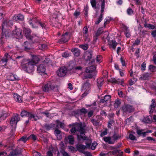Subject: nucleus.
Wrapping results in <instances>:
<instances>
[{
  "mask_svg": "<svg viewBox=\"0 0 156 156\" xmlns=\"http://www.w3.org/2000/svg\"><path fill=\"white\" fill-rule=\"evenodd\" d=\"M7 79L11 81L18 80L20 78L17 75L10 73L8 74L7 76Z\"/></svg>",
  "mask_w": 156,
  "mask_h": 156,
  "instance_id": "11",
  "label": "nucleus"
},
{
  "mask_svg": "<svg viewBox=\"0 0 156 156\" xmlns=\"http://www.w3.org/2000/svg\"><path fill=\"white\" fill-rule=\"evenodd\" d=\"M149 69L151 71L154 72L156 71V67L152 65L149 66Z\"/></svg>",
  "mask_w": 156,
  "mask_h": 156,
  "instance_id": "50",
  "label": "nucleus"
},
{
  "mask_svg": "<svg viewBox=\"0 0 156 156\" xmlns=\"http://www.w3.org/2000/svg\"><path fill=\"white\" fill-rule=\"evenodd\" d=\"M46 69L44 66L42 64H40L37 67V70L39 73L41 74L44 73L45 72Z\"/></svg>",
  "mask_w": 156,
  "mask_h": 156,
  "instance_id": "18",
  "label": "nucleus"
},
{
  "mask_svg": "<svg viewBox=\"0 0 156 156\" xmlns=\"http://www.w3.org/2000/svg\"><path fill=\"white\" fill-rule=\"evenodd\" d=\"M68 33L66 32L62 36V38L58 41L59 43H62L67 42L69 39V36L68 34Z\"/></svg>",
  "mask_w": 156,
  "mask_h": 156,
  "instance_id": "9",
  "label": "nucleus"
},
{
  "mask_svg": "<svg viewBox=\"0 0 156 156\" xmlns=\"http://www.w3.org/2000/svg\"><path fill=\"white\" fill-rule=\"evenodd\" d=\"M69 140L68 143L70 145H73L74 144V140L73 137L72 135H69L67 138H66L65 139L64 141L65 142H67Z\"/></svg>",
  "mask_w": 156,
  "mask_h": 156,
  "instance_id": "20",
  "label": "nucleus"
},
{
  "mask_svg": "<svg viewBox=\"0 0 156 156\" xmlns=\"http://www.w3.org/2000/svg\"><path fill=\"white\" fill-rule=\"evenodd\" d=\"M39 60L40 59L36 55H33L32 59L30 61L36 65L38 63Z\"/></svg>",
  "mask_w": 156,
  "mask_h": 156,
  "instance_id": "35",
  "label": "nucleus"
},
{
  "mask_svg": "<svg viewBox=\"0 0 156 156\" xmlns=\"http://www.w3.org/2000/svg\"><path fill=\"white\" fill-rule=\"evenodd\" d=\"M146 64L144 62L142 63L141 65V69L142 71H144L145 70L146 68Z\"/></svg>",
  "mask_w": 156,
  "mask_h": 156,
  "instance_id": "64",
  "label": "nucleus"
},
{
  "mask_svg": "<svg viewBox=\"0 0 156 156\" xmlns=\"http://www.w3.org/2000/svg\"><path fill=\"white\" fill-rule=\"evenodd\" d=\"M79 47L84 50H87L89 46L87 44H81L79 46Z\"/></svg>",
  "mask_w": 156,
  "mask_h": 156,
  "instance_id": "47",
  "label": "nucleus"
},
{
  "mask_svg": "<svg viewBox=\"0 0 156 156\" xmlns=\"http://www.w3.org/2000/svg\"><path fill=\"white\" fill-rule=\"evenodd\" d=\"M118 43L116 42L115 41H112V44L110 45L111 47L113 49H115Z\"/></svg>",
  "mask_w": 156,
  "mask_h": 156,
  "instance_id": "44",
  "label": "nucleus"
},
{
  "mask_svg": "<svg viewBox=\"0 0 156 156\" xmlns=\"http://www.w3.org/2000/svg\"><path fill=\"white\" fill-rule=\"evenodd\" d=\"M151 121V120L148 116L144 117L143 120V122L145 123H149Z\"/></svg>",
  "mask_w": 156,
  "mask_h": 156,
  "instance_id": "48",
  "label": "nucleus"
},
{
  "mask_svg": "<svg viewBox=\"0 0 156 156\" xmlns=\"http://www.w3.org/2000/svg\"><path fill=\"white\" fill-rule=\"evenodd\" d=\"M120 137V136L119 135H117L116 134H114L112 136V138L114 140H114V141Z\"/></svg>",
  "mask_w": 156,
  "mask_h": 156,
  "instance_id": "53",
  "label": "nucleus"
},
{
  "mask_svg": "<svg viewBox=\"0 0 156 156\" xmlns=\"http://www.w3.org/2000/svg\"><path fill=\"white\" fill-rule=\"evenodd\" d=\"M21 153V151L18 148L13 150L8 156H17L19 154H20Z\"/></svg>",
  "mask_w": 156,
  "mask_h": 156,
  "instance_id": "15",
  "label": "nucleus"
},
{
  "mask_svg": "<svg viewBox=\"0 0 156 156\" xmlns=\"http://www.w3.org/2000/svg\"><path fill=\"white\" fill-rule=\"evenodd\" d=\"M71 51L75 56L78 57L80 54V51L78 48H73Z\"/></svg>",
  "mask_w": 156,
  "mask_h": 156,
  "instance_id": "24",
  "label": "nucleus"
},
{
  "mask_svg": "<svg viewBox=\"0 0 156 156\" xmlns=\"http://www.w3.org/2000/svg\"><path fill=\"white\" fill-rule=\"evenodd\" d=\"M98 39V36L95 35L94 37H93V41H92V43L94 44H95L97 42V40Z\"/></svg>",
  "mask_w": 156,
  "mask_h": 156,
  "instance_id": "60",
  "label": "nucleus"
},
{
  "mask_svg": "<svg viewBox=\"0 0 156 156\" xmlns=\"http://www.w3.org/2000/svg\"><path fill=\"white\" fill-rule=\"evenodd\" d=\"M29 39L31 40L33 43L40 42V38L35 34L31 36Z\"/></svg>",
  "mask_w": 156,
  "mask_h": 156,
  "instance_id": "19",
  "label": "nucleus"
},
{
  "mask_svg": "<svg viewBox=\"0 0 156 156\" xmlns=\"http://www.w3.org/2000/svg\"><path fill=\"white\" fill-rule=\"evenodd\" d=\"M78 147V151L85 154V156H92L91 154L88 151H85L84 150L87 147L90 148V147Z\"/></svg>",
  "mask_w": 156,
  "mask_h": 156,
  "instance_id": "10",
  "label": "nucleus"
},
{
  "mask_svg": "<svg viewBox=\"0 0 156 156\" xmlns=\"http://www.w3.org/2000/svg\"><path fill=\"white\" fill-rule=\"evenodd\" d=\"M62 147H60L59 149L60 152L62 154V156H70L68 153L65 151L64 149Z\"/></svg>",
  "mask_w": 156,
  "mask_h": 156,
  "instance_id": "37",
  "label": "nucleus"
},
{
  "mask_svg": "<svg viewBox=\"0 0 156 156\" xmlns=\"http://www.w3.org/2000/svg\"><path fill=\"white\" fill-rule=\"evenodd\" d=\"M67 69L65 67H61L57 72V74L60 77L65 76L67 73Z\"/></svg>",
  "mask_w": 156,
  "mask_h": 156,
  "instance_id": "8",
  "label": "nucleus"
},
{
  "mask_svg": "<svg viewBox=\"0 0 156 156\" xmlns=\"http://www.w3.org/2000/svg\"><path fill=\"white\" fill-rule=\"evenodd\" d=\"M10 57V56L9 55L8 53H6L2 59V62L6 63L8 60V58Z\"/></svg>",
  "mask_w": 156,
  "mask_h": 156,
  "instance_id": "39",
  "label": "nucleus"
},
{
  "mask_svg": "<svg viewBox=\"0 0 156 156\" xmlns=\"http://www.w3.org/2000/svg\"><path fill=\"white\" fill-rule=\"evenodd\" d=\"M28 117L32 121H36L40 119L39 117L37 115L30 112L29 114Z\"/></svg>",
  "mask_w": 156,
  "mask_h": 156,
  "instance_id": "17",
  "label": "nucleus"
},
{
  "mask_svg": "<svg viewBox=\"0 0 156 156\" xmlns=\"http://www.w3.org/2000/svg\"><path fill=\"white\" fill-rule=\"evenodd\" d=\"M29 23L30 25H32V27L33 28H37V27L36 24L40 25L43 28H45L46 26V24L45 23H42L34 18L30 19L29 21Z\"/></svg>",
  "mask_w": 156,
  "mask_h": 156,
  "instance_id": "5",
  "label": "nucleus"
},
{
  "mask_svg": "<svg viewBox=\"0 0 156 156\" xmlns=\"http://www.w3.org/2000/svg\"><path fill=\"white\" fill-rule=\"evenodd\" d=\"M104 140L109 144H113L114 143V140H112L110 137H104Z\"/></svg>",
  "mask_w": 156,
  "mask_h": 156,
  "instance_id": "36",
  "label": "nucleus"
},
{
  "mask_svg": "<svg viewBox=\"0 0 156 156\" xmlns=\"http://www.w3.org/2000/svg\"><path fill=\"white\" fill-rule=\"evenodd\" d=\"M45 128L48 130L51 129H54L56 128L55 125L52 123L46 124L44 125Z\"/></svg>",
  "mask_w": 156,
  "mask_h": 156,
  "instance_id": "23",
  "label": "nucleus"
},
{
  "mask_svg": "<svg viewBox=\"0 0 156 156\" xmlns=\"http://www.w3.org/2000/svg\"><path fill=\"white\" fill-rule=\"evenodd\" d=\"M54 133L58 140H60L62 138L61 131L58 129H56L54 131Z\"/></svg>",
  "mask_w": 156,
  "mask_h": 156,
  "instance_id": "25",
  "label": "nucleus"
},
{
  "mask_svg": "<svg viewBox=\"0 0 156 156\" xmlns=\"http://www.w3.org/2000/svg\"><path fill=\"white\" fill-rule=\"evenodd\" d=\"M156 106V104L154 100L152 99L151 100V104L149 107L150 110L149 113L151 114L154 110Z\"/></svg>",
  "mask_w": 156,
  "mask_h": 156,
  "instance_id": "16",
  "label": "nucleus"
},
{
  "mask_svg": "<svg viewBox=\"0 0 156 156\" xmlns=\"http://www.w3.org/2000/svg\"><path fill=\"white\" fill-rule=\"evenodd\" d=\"M120 80L119 79H118L117 80L115 79H112V82L113 83H115L117 84L120 83Z\"/></svg>",
  "mask_w": 156,
  "mask_h": 156,
  "instance_id": "56",
  "label": "nucleus"
},
{
  "mask_svg": "<svg viewBox=\"0 0 156 156\" xmlns=\"http://www.w3.org/2000/svg\"><path fill=\"white\" fill-rule=\"evenodd\" d=\"M85 126L82 125V123H76L74 124L72 127L70 129L71 133L73 134L76 132H78L81 135L80 136L78 135V138H81L83 140H87V137L85 136Z\"/></svg>",
  "mask_w": 156,
  "mask_h": 156,
  "instance_id": "1",
  "label": "nucleus"
},
{
  "mask_svg": "<svg viewBox=\"0 0 156 156\" xmlns=\"http://www.w3.org/2000/svg\"><path fill=\"white\" fill-rule=\"evenodd\" d=\"M13 98L15 101L18 102H22L21 97L17 94H13Z\"/></svg>",
  "mask_w": 156,
  "mask_h": 156,
  "instance_id": "28",
  "label": "nucleus"
},
{
  "mask_svg": "<svg viewBox=\"0 0 156 156\" xmlns=\"http://www.w3.org/2000/svg\"><path fill=\"white\" fill-rule=\"evenodd\" d=\"M90 86L89 81L87 80L84 83L83 85L82 86V87L83 89L87 90L89 89Z\"/></svg>",
  "mask_w": 156,
  "mask_h": 156,
  "instance_id": "32",
  "label": "nucleus"
},
{
  "mask_svg": "<svg viewBox=\"0 0 156 156\" xmlns=\"http://www.w3.org/2000/svg\"><path fill=\"white\" fill-rule=\"evenodd\" d=\"M150 74L148 73H145L141 76L140 79L141 80H147L150 77Z\"/></svg>",
  "mask_w": 156,
  "mask_h": 156,
  "instance_id": "29",
  "label": "nucleus"
},
{
  "mask_svg": "<svg viewBox=\"0 0 156 156\" xmlns=\"http://www.w3.org/2000/svg\"><path fill=\"white\" fill-rule=\"evenodd\" d=\"M13 34L16 37H17L18 38L22 37L23 35L22 30L20 28H17L13 32Z\"/></svg>",
  "mask_w": 156,
  "mask_h": 156,
  "instance_id": "12",
  "label": "nucleus"
},
{
  "mask_svg": "<svg viewBox=\"0 0 156 156\" xmlns=\"http://www.w3.org/2000/svg\"><path fill=\"white\" fill-rule=\"evenodd\" d=\"M121 108L123 113H129L133 112L135 109L132 105L129 104H125Z\"/></svg>",
  "mask_w": 156,
  "mask_h": 156,
  "instance_id": "6",
  "label": "nucleus"
},
{
  "mask_svg": "<svg viewBox=\"0 0 156 156\" xmlns=\"http://www.w3.org/2000/svg\"><path fill=\"white\" fill-rule=\"evenodd\" d=\"M101 2V13L100 15V16L99 18H98V19L97 20L95 21V24H96L98 25V24L103 19V12L104 10V9L105 8V0H100Z\"/></svg>",
  "mask_w": 156,
  "mask_h": 156,
  "instance_id": "7",
  "label": "nucleus"
},
{
  "mask_svg": "<svg viewBox=\"0 0 156 156\" xmlns=\"http://www.w3.org/2000/svg\"><path fill=\"white\" fill-rule=\"evenodd\" d=\"M112 153L113 155H115L117 153H119V154H122V152L121 151L119 150H117L115 149L113 151H112Z\"/></svg>",
  "mask_w": 156,
  "mask_h": 156,
  "instance_id": "46",
  "label": "nucleus"
},
{
  "mask_svg": "<svg viewBox=\"0 0 156 156\" xmlns=\"http://www.w3.org/2000/svg\"><path fill=\"white\" fill-rule=\"evenodd\" d=\"M91 121L94 126H97L99 124V122H98L97 120H95L94 119H92Z\"/></svg>",
  "mask_w": 156,
  "mask_h": 156,
  "instance_id": "52",
  "label": "nucleus"
},
{
  "mask_svg": "<svg viewBox=\"0 0 156 156\" xmlns=\"http://www.w3.org/2000/svg\"><path fill=\"white\" fill-rule=\"evenodd\" d=\"M20 120V117L18 114H13L10 121V125L12 127V129H16L17 124Z\"/></svg>",
  "mask_w": 156,
  "mask_h": 156,
  "instance_id": "3",
  "label": "nucleus"
},
{
  "mask_svg": "<svg viewBox=\"0 0 156 156\" xmlns=\"http://www.w3.org/2000/svg\"><path fill=\"white\" fill-rule=\"evenodd\" d=\"M96 69V67L95 66L92 65L86 68L85 72L86 73H90L94 71Z\"/></svg>",
  "mask_w": 156,
  "mask_h": 156,
  "instance_id": "26",
  "label": "nucleus"
},
{
  "mask_svg": "<svg viewBox=\"0 0 156 156\" xmlns=\"http://www.w3.org/2000/svg\"><path fill=\"white\" fill-rule=\"evenodd\" d=\"M125 30L126 31V32H125V34L126 37L127 38L129 37L131 35L128 28L126 27L125 28Z\"/></svg>",
  "mask_w": 156,
  "mask_h": 156,
  "instance_id": "42",
  "label": "nucleus"
},
{
  "mask_svg": "<svg viewBox=\"0 0 156 156\" xmlns=\"http://www.w3.org/2000/svg\"><path fill=\"white\" fill-rule=\"evenodd\" d=\"M12 25V23L11 21L8 20H5L3 21L2 23V37L0 38L1 42L2 43H3L2 39L4 38L5 37L6 38L9 37L10 35V33L8 30H6L4 32V29L5 27L10 26Z\"/></svg>",
  "mask_w": 156,
  "mask_h": 156,
  "instance_id": "2",
  "label": "nucleus"
},
{
  "mask_svg": "<svg viewBox=\"0 0 156 156\" xmlns=\"http://www.w3.org/2000/svg\"><path fill=\"white\" fill-rule=\"evenodd\" d=\"M129 138L131 140H136V138L133 134H130L129 136Z\"/></svg>",
  "mask_w": 156,
  "mask_h": 156,
  "instance_id": "57",
  "label": "nucleus"
},
{
  "mask_svg": "<svg viewBox=\"0 0 156 156\" xmlns=\"http://www.w3.org/2000/svg\"><path fill=\"white\" fill-rule=\"evenodd\" d=\"M92 55V51H88V52L86 53L85 55V57H86V59L87 61H90L91 59Z\"/></svg>",
  "mask_w": 156,
  "mask_h": 156,
  "instance_id": "31",
  "label": "nucleus"
},
{
  "mask_svg": "<svg viewBox=\"0 0 156 156\" xmlns=\"http://www.w3.org/2000/svg\"><path fill=\"white\" fill-rule=\"evenodd\" d=\"M103 32V31L102 30V29L101 28H99L95 34V35L98 37Z\"/></svg>",
  "mask_w": 156,
  "mask_h": 156,
  "instance_id": "51",
  "label": "nucleus"
},
{
  "mask_svg": "<svg viewBox=\"0 0 156 156\" xmlns=\"http://www.w3.org/2000/svg\"><path fill=\"white\" fill-rule=\"evenodd\" d=\"M113 120H111L108 122V128H111V127L112 126V124L113 123Z\"/></svg>",
  "mask_w": 156,
  "mask_h": 156,
  "instance_id": "62",
  "label": "nucleus"
},
{
  "mask_svg": "<svg viewBox=\"0 0 156 156\" xmlns=\"http://www.w3.org/2000/svg\"><path fill=\"white\" fill-rule=\"evenodd\" d=\"M23 46L25 50L26 51H28L30 49L31 44L27 41H26L24 42Z\"/></svg>",
  "mask_w": 156,
  "mask_h": 156,
  "instance_id": "30",
  "label": "nucleus"
},
{
  "mask_svg": "<svg viewBox=\"0 0 156 156\" xmlns=\"http://www.w3.org/2000/svg\"><path fill=\"white\" fill-rule=\"evenodd\" d=\"M104 79L103 78H98L97 80V85L98 88L101 87L103 85Z\"/></svg>",
  "mask_w": 156,
  "mask_h": 156,
  "instance_id": "33",
  "label": "nucleus"
},
{
  "mask_svg": "<svg viewBox=\"0 0 156 156\" xmlns=\"http://www.w3.org/2000/svg\"><path fill=\"white\" fill-rule=\"evenodd\" d=\"M107 129H106L105 131L102 132L100 134V136L102 137L103 136L106 135L107 133Z\"/></svg>",
  "mask_w": 156,
  "mask_h": 156,
  "instance_id": "61",
  "label": "nucleus"
},
{
  "mask_svg": "<svg viewBox=\"0 0 156 156\" xmlns=\"http://www.w3.org/2000/svg\"><path fill=\"white\" fill-rule=\"evenodd\" d=\"M13 19L16 21H22L24 19V17L23 15L19 14L14 16Z\"/></svg>",
  "mask_w": 156,
  "mask_h": 156,
  "instance_id": "22",
  "label": "nucleus"
},
{
  "mask_svg": "<svg viewBox=\"0 0 156 156\" xmlns=\"http://www.w3.org/2000/svg\"><path fill=\"white\" fill-rule=\"evenodd\" d=\"M88 8L87 6H86L84 7V14L85 15V17H87L88 16Z\"/></svg>",
  "mask_w": 156,
  "mask_h": 156,
  "instance_id": "49",
  "label": "nucleus"
},
{
  "mask_svg": "<svg viewBox=\"0 0 156 156\" xmlns=\"http://www.w3.org/2000/svg\"><path fill=\"white\" fill-rule=\"evenodd\" d=\"M127 12L129 15H131L133 14V11L131 9L129 8L127 9Z\"/></svg>",
  "mask_w": 156,
  "mask_h": 156,
  "instance_id": "55",
  "label": "nucleus"
},
{
  "mask_svg": "<svg viewBox=\"0 0 156 156\" xmlns=\"http://www.w3.org/2000/svg\"><path fill=\"white\" fill-rule=\"evenodd\" d=\"M53 88L54 87L51 86V82H49L43 87V90L44 92H48L49 90H52Z\"/></svg>",
  "mask_w": 156,
  "mask_h": 156,
  "instance_id": "14",
  "label": "nucleus"
},
{
  "mask_svg": "<svg viewBox=\"0 0 156 156\" xmlns=\"http://www.w3.org/2000/svg\"><path fill=\"white\" fill-rule=\"evenodd\" d=\"M90 3L94 9H96V3L95 0H90Z\"/></svg>",
  "mask_w": 156,
  "mask_h": 156,
  "instance_id": "45",
  "label": "nucleus"
},
{
  "mask_svg": "<svg viewBox=\"0 0 156 156\" xmlns=\"http://www.w3.org/2000/svg\"><path fill=\"white\" fill-rule=\"evenodd\" d=\"M111 98V96L110 95H105L104 97V99H100V102L101 103H108L110 101Z\"/></svg>",
  "mask_w": 156,
  "mask_h": 156,
  "instance_id": "13",
  "label": "nucleus"
},
{
  "mask_svg": "<svg viewBox=\"0 0 156 156\" xmlns=\"http://www.w3.org/2000/svg\"><path fill=\"white\" fill-rule=\"evenodd\" d=\"M23 33L26 38L28 39L31 36L30 35L31 30L29 28H24L23 29Z\"/></svg>",
  "mask_w": 156,
  "mask_h": 156,
  "instance_id": "21",
  "label": "nucleus"
},
{
  "mask_svg": "<svg viewBox=\"0 0 156 156\" xmlns=\"http://www.w3.org/2000/svg\"><path fill=\"white\" fill-rule=\"evenodd\" d=\"M80 14V12L77 10H76L74 13V16L77 18L78 16Z\"/></svg>",
  "mask_w": 156,
  "mask_h": 156,
  "instance_id": "63",
  "label": "nucleus"
},
{
  "mask_svg": "<svg viewBox=\"0 0 156 156\" xmlns=\"http://www.w3.org/2000/svg\"><path fill=\"white\" fill-rule=\"evenodd\" d=\"M56 122L57 124V127L59 126L60 128L63 129L65 126V124L64 123L61 122L58 120L56 121Z\"/></svg>",
  "mask_w": 156,
  "mask_h": 156,
  "instance_id": "40",
  "label": "nucleus"
},
{
  "mask_svg": "<svg viewBox=\"0 0 156 156\" xmlns=\"http://www.w3.org/2000/svg\"><path fill=\"white\" fill-rule=\"evenodd\" d=\"M102 56L100 55H97L96 58V61L100 62L101 61Z\"/></svg>",
  "mask_w": 156,
  "mask_h": 156,
  "instance_id": "58",
  "label": "nucleus"
},
{
  "mask_svg": "<svg viewBox=\"0 0 156 156\" xmlns=\"http://www.w3.org/2000/svg\"><path fill=\"white\" fill-rule=\"evenodd\" d=\"M143 129H137L136 132L137 134L139 136H142L143 137L145 136L146 135V134L148 133L147 132H144Z\"/></svg>",
  "mask_w": 156,
  "mask_h": 156,
  "instance_id": "27",
  "label": "nucleus"
},
{
  "mask_svg": "<svg viewBox=\"0 0 156 156\" xmlns=\"http://www.w3.org/2000/svg\"><path fill=\"white\" fill-rule=\"evenodd\" d=\"M62 57L66 58L69 56V54L66 52H65L62 53Z\"/></svg>",
  "mask_w": 156,
  "mask_h": 156,
  "instance_id": "59",
  "label": "nucleus"
},
{
  "mask_svg": "<svg viewBox=\"0 0 156 156\" xmlns=\"http://www.w3.org/2000/svg\"><path fill=\"white\" fill-rule=\"evenodd\" d=\"M28 138H29V139H31L33 140H36L37 136L33 134L31 135L30 136L28 137Z\"/></svg>",
  "mask_w": 156,
  "mask_h": 156,
  "instance_id": "54",
  "label": "nucleus"
},
{
  "mask_svg": "<svg viewBox=\"0 0 156 156\" xmlns=\"http://www.w3.org/2000/svg\"><path fill=\"white\" fill-rule=\"evenodd\" d=\"M30 112H28L25 110H23L20 113V115L22 117L24 116H28Z\"/></svg>",
  "mask_w": 156,
  "mask_h": 156,
  "instance_id": "43",
  "label": "nucleus"
},
{
  "mask_svg": "<svg viewBox=\"0 0 156 156\" xmlns=\"http://www.w3.org/2000/svg\"><path fill=\"white\" fill-rule=\"evenodd\" d=\"M35 65L32 62L29 60L25 65H22V67L24 68L27 72L31 73L34 70V66Z\"/></svg>",
  "mask_w": 156,
  "mask_h": 156,
  "instance_id": "4",
  "label": "nucleus"
},
{
  "mask_svg": "<svg viewBox=\"0 0 156 156\" xmlns=\"http://www.w3.org/2000/svg\"><path fill=\"white\" fill-rule=\"evenodd\" d=\"M121 104L120 101L118 98L115 100L114 103V106L115 108H117L120 106Z\"/></svg>",
  "mask_w": 156,
  "mask_h": 156,
  "instance_id": "38",
  "label": "nucleus"
},
{
  "mask_svg": "<svg viewBox=\"0 0 156 156\" xmlns=\"http://www.w3.org/2000/svg\"><path fill=\"white\" fill-rule=\"evenodd\" d=\"M78 147H68V149L69 151H71L73 153H75L77 151H78Z\"/></svg>",
  "mask_w": 156,
  "mask_h": 156,
  "instance_id": "41",
  "label": "nucleus"
},
{
  "mask_svg": "<svg viewBox=\"0 0 156 156\" xmlns=\"http://www.w3.org/2000/svg\"><path fill=\"white\" fill-rule=\"evenodd\" d=\"M28 140H29L28 137L27 138V136H23L21 138L19 139L18 141V142L20 143H24Z\"/></svg>",
  "mask_w": 156,
  "mask_h": 156,
  "instance_id": "34",
  "label": "nucleus"
}]
</instances>
